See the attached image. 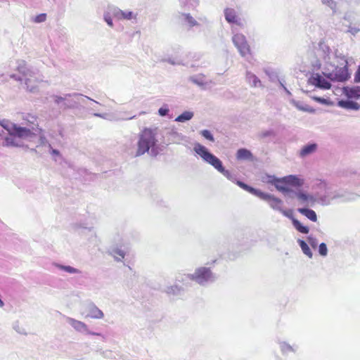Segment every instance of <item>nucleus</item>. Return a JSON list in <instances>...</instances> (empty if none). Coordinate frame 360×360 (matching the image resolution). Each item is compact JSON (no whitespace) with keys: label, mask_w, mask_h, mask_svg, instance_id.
Wrapping results in <instances>:
<instances>
[{"label":"nucleus","mask_w":360,"mask_h":360,"mask_svg":"<svg viewBox=\"0 0 360 360\" xmlns=\"http://www.w3.org/2000/svg\"><path fill=\"white\" fill-rule=\"evenodd\" d=\"M193 149L204 161L212 165L216 169L227 178L229 179L231 177L230 172L224 168L221 161L215 155L210 153L205 146L200 143H195Z\"/></svg>","instance_id":"nucleus-1"},{"label":"nucleus","mask_w":360,"mask_h":360,"mask_svg":"<svg viewBox=\"0 0 360 360\" xmlns=\"http://www.w3.org/2000/svg\"><path fill=\"white\" fill-rule=\"evenodd\" d=\"M156 142L155 133L150 129H144L139 136L136 156H140L148 152Z\"/></svg>","instance_id":"nucleus-2"},{"label":"nucleus","mask_w":360,"mask_h":360,"mask_svg":"<svg viewBox=\"0 0 360 360\" xmlns=\"http://www.w3.org/2000/svg\"><path fill=\"white\" fill-rule=\"evenodd\" d=\"M41 135H42V129L38 126L36 127H32V129H28L18 126L17 124L12 134V136H16L18 138L22 139H31Z\"/></svg>","instance_id":"nucleus-3"},{"label":"nucleus","mask_w":360,"mask_h":360,"mask_svg":"<svg viewBox=\"0 0 360 360\" xmlns=\"http://www.w3.org/2000/svg\"><path fill=\"white\" fill-rule=\"evenodd\" d=\"M233 42L242 56L245 57L252 54L250 45L243 34H236L233 37Z\"/></svg>","instance_id":"nucleus-4"},{"label":"nucleus","mask_w":360,"mask_h":360,"mask_svg":"<svg viewBox=\"0 0 360 360\" xmlns=\"http://www.w3.org/2000/svg\"><path fill=\"white\" fill-rule=\"evenodd\" d=\"M190 278L199 284H203L212 279V273L210 268H198L193 274L190 275Z\"/></svg>","instance_id":"nucleus-5"},{"label":"nucleus","mask_w":360,"mask_h":360,"mask_svg":"<svg viewBox=\"0 0 360 360\" xmlns=\"http://www.w3.org/2000/svg\"><path fill=\"white\" fill-rule=\"evenodd\" d=\"M23 75L25 77V81L27 90L30 91H36L39 87V83L41 82L37 74L27 70L26 72H23Z\"/></svg>","instance_id":"nucleus-6"},{"label":"nucleus","mask_w":360,"mask_h":360,"mask_svg":"<svg viewBox=\"0 0 360 360\" xmlns=\"http://www.w3.org/2000/svg\"><path fill=\"white\" fill-rule=\"evenodd\" d=\"M309 83L315 86L323 89H329L330 83L319 74H314L309 78Z\"/></svg>","instance_id":"nucleus-7"},{"label":"nucleus","mask_w":360,"mask_h":360,"mask_svg":"<svg viewBox=\"0 0 360 360\" xmlns=\"http://www.w3.org/2000/svg\"><path fill=\"white\" fill-rule=\"evenodd\" d=\"M344 94L349 98L358 99L360 98V86H346L343 88Z\"/></svg>","instance_id":"nucleus-8"},{"label":"nucleus","mask_w":360,"mask_h":360,"mask_svg":"<svg viewBox=\"0 0 360 360\" xmlns=\"http://www.w3.org/2000/svg\"><path fill=\"white\" fill-rule=\"evenodd\" d=\"M335 77L339 82L346 81L349 77V74L346 66L336 68L335 71Z\"/></svg>","instance_id":"nucleus-9"},{"label":"nucleus","mask_w":360,"mask_h":360,"mask_svg":"<svg viewBox=\"0 0 360 360\" xmlns=\"http://www.w3.org/2000/svg\"><path fill=\"white\" fill-rule=\"evenodd\" d=\"M237 184L242 188L245 189V191L252 193V194H255L256 195H257L258 197H259L260 198H265L266 197V195H265V193L259 191H257L256 189H255L254 188H252L250 186H249L248 185L245 184V183L242 182V181H238L237 182Z\"/></svg>","instance_id":"nucleus-10"},{"label":"nucleus","mask_w":360,"mask_h":360,"mask_svg":"<svg viewBox=\"0 0 360 360\" xmlns=\"http://www.w3.org/2000/svg\"><path fill=\"white\" fill-rule=\"evenodd\" d=\"M113 15L118 20H130L134 18V14L131 11H123L120 9H115Z\"/></svg>","instance_id":"nucleus-11"},{"label":"nucleus","mask_w":360,"mask_h":360,"mask_svg":"<svg viewBox=\"0 0 360 360\" xmlns=\"http://www.w3.org/2000/svg\"><path fill=\"white\" fill-rule=\"evenodd\" d=\"M266 195V197L265 198H263L264 200H266L269 202L270 206L274 208V209H276V210H281V206H282V200L278 199V198H274L270 195H268V194H265Z\"/></svg>","instance_id":"nucleus-12"},{"label":"nucleus","mask_w":360,"mask_h":360,"mask_svg":"<svg viewBox=\"0 0 360 360\" xmlns=\"http://www.w3.org/2000/svg\"><path fill=\"white\" fill-rule=\"evenodd\" d=\"M225 18L229 22L239 24L238 17L233 8H226L224 11Z\"/></svg>","instance_id":"nucleus-13"},{"label":"nucleus","mask_w":360,"mask_h":360,"mask_svg":"<svg viewBox=\"0 0 360 360\" xmlns=\"http://www.w3.org/2000/svg\"><path fill=\"white\" fill-rule=\"evenodd\" d=\"M236 158L238 160H251L252 158V154L250 150L245 148H240L238 150L236 153Z\"/></svg>","instance_id":"nucleus-14"},{"label":"nucleus","mask_w":360,"mask_h":360,"mask_svg":"<svg viewBox=\"0 0 360 360\" xmlns=\"http://www.w3.org/2000/svg\"><path fill=\"white\" fill-rule=\"evenodd\" d=\"M317 145L316 143H311L307 146H304L300 152V155L301 157H305L309 154L313 153L316 150Z\"/></svg>","instance_id":"nucleus-15"},{"label":"nucleus","mask_w":360,"mask_h":360,"mask_svg":"<svg viewBox=\"0 0 360 360\" xmlns=\"http://www.w3.org/2000/svg\"><path fill=\"white\" fill-rule=\"evenodd\" d=\"M299 212L304 214L305 217H307L309 219H310L312 221H317V217L316 212L310 209L307 208H300L298 210Z\"/></svg>","instance_id":"nucleus-16"},{"label":"nucleus","mask_w":360,"mask_h":360,"mask_svg":"<svg viewBox=\"0 0 360 360\" xmlns=\"http://www.w3.org/2000/svg\"><path fill=\"white\" fill-rule=\"evenodd\" d=\"M0 125L5 129L9 135L12 136V134L14 131V128L15 127L16 124L11 122L9 120L3 119L0 120Z\"/></svg>","instance_id":"nucleus-17"},{"label":"nucleus","mask_w":360,"mask_h":360,"mask_svg":"<svg viewBox=\"0 0 360 360\" xmlns=\"http://www.w3.org/2000/svg\"><path fill=\"white\" fill-rule=\"evenodd\" d=\"M285 184L295 186H300L302 184V181L295 176H288L284 177Z\"/></svg>","instance_id":"nucleus-18"},{"label":"nucleus","mask_w":360,"mask_h":360,"mask_svg":"<svg viewBox=\"0 0 360 360\" xmlns=\"http://www.w3.org/2000/svg\"><path fill=\"white\" fill-rule=\"evenodd\" d=\"M16 136L9 135L4 139L3 146L6 147H18L20 145L16 142Z\"/></svg>","instance_id":"nucleus-19"},{"label":"nucleus","mask_w":360,"mask_h":360,"mask_svg":"<svg viewBox=\"0 0 360 360\" xmlns=\"http://www.w3.org/2000/svg\"><path fill=\"white\" fill-rule=\"evenodd\" d=\"M193 117V113L189 111H185L180 115H179L175 121L179 122H184L186 121L190 120Z\"/></svg>","instance_id":"nucleus-20"},{"label":"nucleus","mask_w":360,"mask_h":360,"mask_svg":"<svg viewBox=\"0 0 360 360\" xmlns=\"http://www.w3.org/2000/svg\"><path fill=\"white\" fill-rule=\"evenodd\" d=\"M298 243L304 254L308 256L309 258H311L313 254L308 245L302 240H299Z\"/></svg>","instance_id":"nucleus-21"},{"label":"nucleus","mask_w":360,"mask_h":360,"mask_svg":"<svg viewBox=\"0 0 360 360\" xmlns=\"http://www.w3.org/2000/svg\"><path fill=\"white\" fill-rule=\"evenodd\" d=\"M71 324L77 330L86 331V332L88 330L86 325L82 321L72 319L71 321Z\"/></svg>","instance_id":"nucleus-22"},{"label":"nucleus","mask_w":360,"mask_h":360,"mask_svg":"<svg viewBox=\"0 0 360 360\" xmlns=\"http://www.w3.org/2000/svg\"><path fill=\"white\" fill-rule=\"evenodd\" d=\"M293 225L295 229L302 233H308L309 228L307 226H303L298 220L293 221Z\"/></svg>","instance_id":"nucleus-23"},{"label":"nucleus","mask_w":360,"mask_h":360,"mask_svg":"<svg viewBox=\"0 0 360 360\" xmlns=\"http://www.w3.org/2000/svg\"><path fill=\"white\" fill-rule=\"evenodd\" d=\"M90 316L94 319H102L103 317V313L96 307H94L91 309Z\"/></svg>","instance_id":"nucleus-24"},{"label":"nucleus","mask_w":360,"mask_h":360,"mask_svg":"<svg viewBox=\"0 0 360 360\" xmlns=\"http://www.w3.org/2000/svg\"><path fill=\"white\" fill-rule=\"evenodd\" d=\"M339 104L340 106L346 108H351V109H357L359 108V105L356 103L352 102V101H341L339 102Z\"/></svg>","instance_id":"nucleus-25"},{"label":"nucleus","mask_w":360,"mask_h":360,"mask_svg":"<svg viewBox=\"0 0 360 360\" xmlns=\"http://www.w3.org/2000/svg\"><path fill=\"white\" fill-rule=\"evenodd\" d=\"M286 184H285L284 178L282 180H276L275 182V186L277 188L278 190L282 191H288V188L286 187Z\"/></svg>","instance_id":"nucleus-26"},{"label":"nucleus","mask_w":360,"mask_h":360,"mask_svg":"<svg viewBox=\"0 0 360 360\" xmlns=\"http://www.w3.org/2000/svg\"><path fill=\"white\" fill-rule=\"evenodd\" d=\"M323 4L328 6L332 10L335 11L337 7V4L334 0H322Z\"/></svg>","instance_id":"nucleus-27"},{"label":"nucleus","mask_w":360,"mask_h":360,"mask_svg":"<svg viewBox=\"0 0 360 360\" xmlns=\"http://www.w3.org/2000/svg\"><path fill=\"white\" fill-rule=\"evenodd\" d=\"M319 252L321 256H326L328 253L327 246L324 243H322L319 246Z\"/></svg>","instance_id":"nucleus-28"},{"label":"nucleus","mask_w":360,"mask_h":360,"mask_svg":"<svg viewBox=\"0 0 360 360\" xmlns=\"http://www.w3.org/2000/svg\"><path fill=\"white\" fill-rule=\"evenodd\" d=\"M201 134L203 137H205L206 139H207L210 141L213 142L214 141V139L213 136L212 135V134L210 133V131L207 129L202 130L201 131Z\"/></svg>","instance_id":"nucleus-29"},{"label":"nucleus","mask_w":360,"mask_h":360,"mask_svg":"<svg viewBox=\"0 0 360 360\" xmlns=\"http://www.w3.org/2000/svg\"><path fill=\"white\" fill-rule=\"evenodd\" d=\"M60 267L68 273L75 274L79 272L77 269H75L70 266H60Z\"/></svg>","instance_id":"nucleus-30"},{"label":"nucleus","mask_w":360,"mask_h":360,"mask_svg":"<svg viewBox=\"0 0 360 360\" xmlns=\"http://www.w3.org/2000/svg\"><path fill=\"white\" fill-rule=\"evenodd\" d=\"M46 19V15L45 13H41L35 17L34 22H41L45 21Z\"/></svg>","instance_id":"nucleus-31"},{"label":"nucleus","mask_w":360,"mask_h":360,"mask_svg":"<svg viewBox=\"0 0 360 360\" xmlns=\"http://www.w3.org/2000/svg\"><path fill=\"white\" fill-rule=\"evenodd\" d=\"M297 198H298L300 201H302V202H304L307 201V200H308V199H309V196H308L307 194L303 193H298L297 194Z\"/></svg>","instance_id":"nucleus-32"},{"label":"nucleus","mask_w":360,"mask_h":360,"mask_svg":"<svg viewBox=\"0 0 360 360\" xmlns=\"http://www.w3.org/2000/svg\"><path fill=\"white\" fill-rule=\"evenodd\" d=\"M312 98H313V100H314L320 103H322V104L328 103L327 99L323 98H321V97H318V96H313Z\"/></svg>","instance_id":"nucleus-33"},{"label":"nucleus","mask_w":360,"mask_h":360,"mask_svg":"<svg viewBox=\"0 0 360 360\" xmlns=\"http://www.w3.org/2000/svg\"><path fill=\"white\" fill-rule=\"evenodd\" d=\"M186 19L187 22L191 25L193 26V25H196L195 20L191 16H190L189 15H186Z\"/></svg>","instance_id":"nucleus-34"},{"label":"nucleus","mask_w":360,"mask_h":360,"mask_svg":"<svg viewBox=\"0 0 360 360\" xmlns=\"http://www.w3.org/2000/svg\"><path fill=\"white\" fill-rule=\"evenodd\" d=\"M308 241H309V243H310V245H311L312 248H316L317 242H316V240L315 238H313L312 237H309L308 238Z\"/></svg>","instance_id":"nucleus-35"},{"label":"nucleus","mask_w":360,"mask_h":360,"mask_svg":"<svg viewBox=\"0 0 360 360\" xmlns=\"http://www.w3.org/2000/svg\"><path fill=\"white\" fill-rule=\"evenodd\" d=\"M168 112L169 110L166 108H160L158 110V112L161 116H165Z\"/></svg>","instance_id":"nucleus-36"},{"label":"nucleus","mask_w":360,"mask_h":360,"mask_svg":"<svg viewBox=\"0 0 360 360\" xmlns=\"http://www.w3.org/2000/svg\"><path fill=\"white\" fill-rule=\"evenodd\" d=\"M105 20L109 26L112 27V20L110 16L105 15Z\"/></svg>","instance_id":"nucleus-37"},{"label":"nucleus","mask_w":360,"mask_h":360,"mask_svg":"<svg viewBox=\"0 0 360 360\" xmlns=\"http://www.w3.org/2000/svg\"><path fill=\"white\" fill-rule=\"evenodd\" d=\"M355 79L356 81L360 82V65L359 66L358 70H357L356 74L355 75Z\"/></svg>","instance_id":"nucleus-38"},{"label":"nucleus","mask_w":360,"mask_h":360,"mask_svg":"<svg viewBox=\"0 0 360 360\" xmlns=\"http://www.w3.org/2000/svg\"><path fill=\"white\" fill-rule=\"evenodd\" d=\"M4 305L3 301L0 299V307H2Z\"/></svg>","instance_id":"nucleus-39"},{"label":"nucleus","mask_w":360,"mask_h":360,"mask_svg":"<svg viewBox=\"0 0 360 360\" xmlns=\"http://www.w3.org/2000/svg\"><path fill=\"white\" fill-rule=\"evenodd\" d=\"M61 100H63V98L61 97H59L56 101L57 102H59L61 101Z\"/></svg>","instance_id":"nucleus-40"},{"label":"nucleus","mask_w":360,"mask_h":360,"mask_svg":"<svg viewBox=\"0 0 360 360\" xmlns=\"http://www.w3.org/2000/svg\"><path fill=\"white\" fill-rule=\"evenodd\" d=\"M119 255L122 257H124V254L122 253V252H119Z\"/></svg>","instance_id":"nucleus-41"},{"label":"nucleus","mask_w":360,"mask_h":360,"mask_svg":"<svg viewBox=\"0 0 360 360\" xmlns=\"http://www.w3.org/2000/svg\"><path fill=\"white\" fill-rule=\"evenodd\" d=\"M53 153H56V154H58V152L56 150H53Z\"/></svg>","instance_id":"nucleus-42"}]
</instances>
